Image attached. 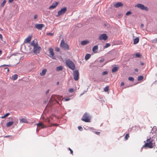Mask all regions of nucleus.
<instances>
[{"mask_svg":"<svg viewBox=\"0 0 157 157\" xmlns=\"http://www.w3.org/2000/svg\"><path fill=\"white\" fill-rule=\"evenodd\" d=\"M123 6V4L121 2H118L114 4V6L116 8L119 7H122Z\"/></svg>","mask_w":157,"mask_h":157,"instance_id":"12","label":"nucleus"},{"mask_svg":"<svg viewBox=\"0 0 157 157\" xmlns=\"http://www.w3.org/2000/svg\"><path fill=\"white\" fill-rule=\"evenodd\" d=\"M104 59H101L100 60V62L101 63H102L103 62H104Z\"/></svg>","mask_w":157,"mask_h":157,"instance_id":"46","label":"nucleus"},{"mask_svg":"<svg viewBox=\"0 0 157 157\" xmlns=\"http://www.w3.org/2000/svg\"><path fill=\"white\" fill-rule=\"evenodd\" d=\"M20 121L21 123H28V121L26 118H23L20 119Z\"/></svg>","mask_w":157,"mask_h":157,"instance_id":"16","label":"nucleus"},{"mask_svg":"<svg viewBox=\"0 0 157 157\" xmlns=\"http://www.w3.org/2000/svg\"><path fill=\"white\" fill-rule=\"evenodd\" d=\"M90 117L89 115V114L87 113H85L82 118V120L85 122H90Z\"/></svg>","mask_w":157,"mask_h":157,"instance_id":"3","label":"nucleus"},{"mask_svg":"<svg viewBox=\"0 0 157 157\" xmlns=\"http://www.w3.org/2000/svg\"><path fill=\"white\" fill-rule=\"evenodd\" d=\"M63 69V67L62 66H59V67H57L56 68V70L57 71H60L62 70Z\"/></svg>","mask_w":157,"mask_h":157,"instance_id":"26","label":"nucleus"},{"mask_svg":"<svg viewBox=\"0 0 157 157\" xmlns=\"http://www.w3.org/2000/svg\"><path fill=\"white\" fill-rule=\"evenodd\" d=\"M14 0H9L8 2L9 3H12Z\"/></svg>","mask_w":157,"mask_h":157,"instance_id":"48","label":"nucleus"},{"mask_svg":"<svg viewBox=\"0 0 157 157\" xmlns=\"http://www.w3.org/2000/svg\"><path fill=\"white\" fill-rule=\"evenodd\" d=\"M6 3V1L5 0H4L3 1V2L1 3V7H3L4 6Z\"/></svg>","mask_w":157,"mask_h":157,"instance_id":"27","label":"nucleus"},{"mask_svg":"<svg viewBox=\"0 0 157 157\" xmlns=\"http://www.w3.org/2000/svg\"><path fill=\"white\" fill-rule=\"evenodd\" d=\"M56 50L57 52H59L60 50L59 48H57L56 49Z\"/></svg>","mask_w":157,"mask_h":157,"instance_id":"44","label":"nucleus"},{"mask_svg":"<svg viewBox=\"0 0 157 157\" xmlns=\"http://www.w3.org/2000/svg\"><path fill=\"white\" fill-rule=\"evenodd\" d=\"M49 52L50 55L52 56H53L54 54V53L53 52V49L52 48H49Z\"/></svg>","mask_w":157,"mask_h":157,"instance_id":"22","label":"nucleus"},{"mask_svg":"<svg viewBox=\"0 0 157 157\" xmlns=\"http://www.w3.org/2000/svg\"><path fill=\"white\" fill-rule=\"evenodd\" d=\"M68 149L70 151V152L71 154H73V151L70 148H69Z\"/></svg>","mask_w":157,"mask_h":157,"instance_id":"40","label":"nucleus"},{"mask_svg":"<svg viewBox=\"0 0 157 157\" xmlns=\"http://www.w3.org/2000/svg\"><path fill=\"white\" fill-rule=\"evenodd\" d=\"M119 68V67H114L112 69V72H114L117 71Z\"/></svg>","mask_w":157,"mask_h":157,"instance_id":"21","label":"nucleus"},{"mask_svg":"<svg viewBox=\"0 0 157 157\" xmlns=\"http://www.w3.org/2000/svg\"><path fill=\"white\" fill-rule=\"evenodd\" d=\"M67 10V8L66 7L61 8L60 10L58 11V14L56 15V16L58 17L60 15L64 14L66 12Z\"/></svg>","mask_w":157,"mask_h":157,"instance_id":"7","label":"nucleus"},{"mask_svg":"<svg viewBox=\"0 0 157 157\" xmlns=\"http://www.w3.org/2000/svg\"><path fill=\"white\" fill-rule=\"evenodd\" d=\"M13 123V121H10L7 122L6 124V126L8 127H10L12 125Z\"/></svg>","mask_w":157,"mask_h":157,"instance_id":"24","label":"nucleus"},{"mask_svg":"<svg viewBox=\"0 0 157 157\" xmlns=\"http://www.w3.org/2000/svg\"><path fill=\"white\" fill-rule=\"evenodd\" d=\"M5 117H5V115H4V116L2 117V118H5Z\"/></svg>","mask_w":157,"mask_h":157,"instance_id":"60","label":"nucleus"},{"mask_svg":"<svg viewBox=\"0 0 157 157\" xmlns=\"http://www.w3.org/2000/svg\"><path fill=\"white\" fill-rule=\"evenodd\" d=\"M17 77H18V75H17V74H15L14 75H13L12 76V79L13 80H16L17 78Z\"/></svg>","mask_w":157,"mask_h":157,"instance_id":"23","label":"nucleus"},{"mask_svg":"<svg viewBox=\"0 0 157 157\" xmlns=\"http://www.w3.org/2000/svg\"><path fill=\"white\" fill-rule=\"evenodd\" d=\"M108 39V36L105 34H101L99 37L98 39L100 40H105Z\"/></svg>","mask_w":157,"mask_h":157,"instance_id":"9","label":"nucleus"},{"mask_svg":"<svg viewBox=\"0 0 157 157\" xmlns=\"http://www.w3.org/2000/svg\"><path fill=\"white\" fill-rule=\"evenodd\" d=\"M70 98H66L65 99V101H69V100H70Z\"/></svg>","mask_w":157,"mask_h":157,"instance_id":"41","label":"nucleus"},{"mask_svg":"<svg viewBox=\"0 0 157 157\" xmlns=\"http://www.w3.org/2000/svg\"><path fill=\"white\" fill-rule=\"evenodd\" d=\"M108 74V72L107 71H104L102 73V75H107Z\"/></svg>","mask_w":157,"mask_h":157,"instance_id":"35","label":"nucleus"},{"mask_svg":"<svg viewBox=\"0 0 157 157\" xmlns=\"http://www.w3.org/2000/svg\"><path fill=\"white\" fill-rule=\"evenodd\" d=\"M46 34L48 36H52L54 34H53V33H46Z\"/></svg>","mask_w":157,"mask_h":157,"instance_id":"33","label":"nucleus"},{"mask_svg":"<svg viewBox=\"0 0 157 157\" xmlns=\"http://www.w3.org/2000/svg\"><path fill=\"white\" fill-rule=\"evenodd\" d=\"M78 129L80 131H82V128L80 126H79L78 127Z\"/></svg>","mask_w":157,"mask_h":157,"instance_id":"37","label":"nucleus"},{"mask_svg":"<svg viewBox=\"0 0 157 157\" xmlns=\"http://www.w3.org/2000/svg\"><path fill=\"white\" fill-rule=\"evenodd\" d=\"M132 13L131 11H128L127 13H126V15H130Z\"/></svg>","mask_w":157,"mask_h":157,"instance_id":"36","label":"nucleus"},{"mask_svg":"<svg viewBox=\"0 0 157 157\" xmlns=\"http://www.w3.org/2000/svg\"><path fill=\"white\" fill-rule=\"evenodd\" d=\"M60 46L63 48L67 50H69L70 49L69 46L67 44L65 43L63 40H61Z\"/></svg>","mask_w":157,"mask_h":157,"instance_id":"4","label":"nucleus"},{"mask_svg":"<svg viewBox=\"0 0 157 157\" xmlns=\"http://www.w3.org/2000/svg\"><path fill=\"white\" fill-rule=\"evenodd\" d=\"M2 53V51L0 50V54Z\"/></svg>","mask_w":157,"mask_h":157,"instance_id":"59","label":"nucleus"},{"mask_svg":"<svg viewBox=\"0 0 157 157\" xmlns=\"http://www.w3.org/2000/svg\"><path fill=\"white\" fill-rule=\"evenodd\" d=\"M47 70L46 69H44L42 70V72L40 73V75L42 76H44L46 73Z\"/></svg>","mask_w":157,"mask_h":157,"instance_id":"17","label":"nucleus"},{"mask_svg":"<svg viewBox=\"0 0 157 157\" xmlns=\"http://www.w3.org/2000/svg\"><path fill=\"white\" fill-rule=\"evenodd\" d=\"M41 50V47L39 46L38 45H37L36 46H35L34 47L33 51L34 53H39L40 52V51Z\"/></svg>","mask_w":157,"mask_h":157,"instance_id":"8","label":"nucleus"},{"mask_svg":"<svg viewBox=\"0 0 157 157\" xmlns=\"http://www.w3.org/2000/svg\"><path fill=\"white\" fill-rule=\"evenodd\" d=\"M89 41L87 40H83L81 41V44L82 45H86L89 43Z\"/></svg>","mask_w":157,"mask_h":157,"instance_id":"18","label":"nucleus"},{"mask_svg":"<svg viewBox=\"0 0 157 157\" xmlns=\"http://www.w3.org/2000/svg\"><path fill=\"white\" fill-rule=\"evenodd\" d=\"M45 122L47 123H49L50 122V120L48 118H47L45 120Z\"/></svg>","mask_w":157,"mask_h":157,"instance_id":"39","label":"nucleus"},{"mask_svg":"<svg viewBox=\"0 0 157 157\" xmlns=\"http://www.w3.org/2000/svg\"><path fill=\"white\" fill-rule=\"evenodd\" d=\"M139 41V37H136L133 40V44H135L138 43Z\"/></svg>","mask_w":157,"mask_h":157,"instance_id":"20","label":"nucleus"},{"mask_svg":"<svg viewBox=\"0 0 157 157\" xmlns=\"http://www.w3.org/2000/svg\"><path fill=\"white\" fill-rule=\"evenodd\" d=\"M150 139H151V138L147 139L146 141H144V143H145V144L142 148L148 147L150 148H152L153 147L154 145L152 143L153 141H150Z\"/></svg>","mask_w":157,"mask_h":157,"instance_id":"1","label":"nucleus"},{"mask_svg":"<svg viewBox=\"0 0 157 157\" xmlns=\"http://www.w3.org/2000/svg\"><path fill=\"white\" fill-rule=\"evenodd\" d=\"M31 45L33 46V47L38 45L37 40L35 39L33 40L31 42Z\"/></svg>","mask_w":157,"mask_h":157,"instance_id":"14","label":"nucleus"},{"mask_svg":"<svg viewBox=\"0 0 157 157\" xmlns=\"http://www.w3.org/2000/svg\"><path fill=\"white\" fill-rule=\"evenodd\" d=\"M59 84V82H57V85H58Z\"/></svg>","mask_w":157,"mask_h":157,"instance_id":"57","label":"nucleus"},{"mask_svg":"<svg viewBox=\"0 0 157 157\" xmlns=\"http://www.w3.org/2000/svg\"><path fill=\"white\" fill-rule=\"evenodd\" d=\"M49 90H48L46 92V94H48L49 92Z\"/></svg>","mask_w":157,"mask_h":157,"instance_id":"52","label":"nucleus"},{"mask_svg":"<svg viewBox=\"0 0 157 157\" xmlns=\"http://www.w3.org/2000/svg\"><path fill=\"white\" fill-rule=\"evenodd\" d=\"M98 47L97 45L94 46L92 49V51L96 53L97 52V50L98 49Z\"/></svg>","mask_w":157,"mask_h":157,"instance_id":"19","label":"nucleus"},{"mask_svg":"<svg viewBox=\"0 0 157 157\" xmlns=\"http://www.w3.org/2000/svg\"><path fill=\"white\" fill-rule=\"evenodd\" d=\"M73 77L75 81H77L79 78V73L78 70H75L73 71Z\"/></svg>","mask_w":157,"mask_h":157,"instance_id":"5","label":"nucleus"},{"mask_svg":"<svg viewBox=\"0 0 157 157\" xmlns=\"http://www.w3.org/2000/svg\"><path fill=\"white\" fill-rule=\"evenodd\" d=\"M124 85V83L123 82H122L121 83V86H123Z\"/></svg>","mask_w":157,"mask_h":157,"instance_id":"47","label":"nucleus"},{"mask_svg":"<svg viewBox=\"0 0 157 157\" xmlns=\"http://www.w3.org/2000/svg\"><path fill=\"white\" fill-rule=\"evenodd\" d=\"M110 46V44H109L108 43H106L105 44L104 47L105 48H107L109 47Z\"/></svg>","mask_w":157,"mask_h":157,"instance_id":"31","label":"nucleus"},{"mask_svg":"<svg viewBox=\"0 0 157 157\" xmlns=\"http://www.w3.org/2000/svg\"><path fill=\"white\" fill-rule=\"evenodd\" d=\"M128 79L129 81H133L134 80V78L132 77H128Z\"/></svg>","mask_w":157,"mask_h":157,"instance_id":"30","label":"nucleus"},{"mask_svg":"<svg viewBox=\"0 0 157 157\" xmlns=\"http://www.w3.org/2000/svg\"><path fill=\"white\" fill-rule=\"evenodd\" d=\"M37 17V15L35 14L34 15V19H36Z\"/></svg>","mask_w":157,"mask_h":157,"instance_id":"42","label":"nucleus"},{"mask_svg":"<svg viewBox=\"0 0 157 157\" xmlns=\"http://www.w3.org/2000/svg\"><path fill=\"white\" fill-rule=\"evenodd\" d=\"M135 70L136 71H138V69L137 68H136L135 69Z\"/></svg>","mask_w":157,"mask_h":157,"instance_id":"55","label":"nucleus"},{"mask_svg":"<svg viewBox=\"0 0 157 157\" xmlns=\"http://www.w3.org/2000/svg\"><path fill=\"white\" fill-rule=\"evenodd\" d=\"M144 78V77L142 76H140L138 77V81H140L143 79Z\"/></svg>","mask_w":157,"mask_h":157,"instance_id":"28","label":"nucleus"},{"mask_svg":"<svg viewBox=\"0 0 157 157\" xmlns=\"http://www.w3.org/2000/svg\"><path fill=\"white\" fill-rule=\"evenodd\" d=\"M9 65H6V64H4V65H1L0 67H3V66H9Z\"/></svg>","mask_w":157,"mask_h":157,"instance_id":"45","label":"nucleus"},{"mask_svg":"<svg viewBox=\"0 0 157 157\" xmlns=\"http://www.w3.org/2000/svg\"><path fill=\"white\" fill-rule=\"evenodd\" d=\"M9 113H7L5 115V117H7L8 115H9Z\"/></svg>","mask_w":157,"mask_h":157,"instance_id":"50","label":"nucleus"},{"mask_svg":"<svg viewBox=\"0 0 157 157\" xmlns=\"http://www.w3.org/2000/svg\"><path fill=\"white\" fill-rule=\"evenodd\" d=\"M36 125H37L39 128L40 127V128H44L47 127V126L44 124L42 122H40L39 123L36 124Z\"/></svg>","mask_w":157,"mask_h":157,"instance_id":"10","label":"nucleus"},{"mask_svg":"<svg viewBox=\"0 0 157 157\" xmlns=\"http://www.w3.org/2000/svg\"><path fill=\"white\" fill-rule=\"evenodd\" d=\"M109 86H106L104 88V90L105 92H107L109 90Z\"/></svg>","mask_w":157,"mask_h":157,"instance_id":"29","label":"nucleus"},{"mask_svg":"<svg viewBox=\"0 0 157 157\" xmlns=\"http://www.w3.org/2000/svg\"><path fill=\"white\" fill-rule=\"evenodd\" d=\"M153 41L154 42H157V37L153 40Z\"/></svg>","mask_w":157,"mask_h":157,"instance_id":"43","label":"nucleus"},{"mask_svg":"<svg viewBox=\"0 0 157 157\" xmlns=\"http://www.w3.org/2000/svg\"><path fill=\"white\" fill-rule=\"evenodd\" d=\"M5 69H7V71L8 72L9 71V69L7 67H6L5 68Z\"/></svg>","mask_w":157,"mask_h":157,"instance_id":"49","label":"nucleus"},{"mask_svg":"<svg viewBox=\"0 0 157 157\" xmlns=\"http://www.w3.org/2000/svg\"><path fill=\"white\" fill-rule=\"evenodd\" d=\"M74 89L73 88H70L69 89V91L70 93H73L74 91Z\"/></svg>","mask_w":157,"mask_h":157,"instance_id":"34","label":"nucleus"},{"mask_svg":"<svg viewBox=\"0 0 157 157\" xmlns=\"http://www.w3.org/2000/svg\"><path fill=\"white\" fill-rule=\"evenodd\" d=\"M144 25L143 24H142L141 25V27H144Z\"/></svg>","mask_w":157,"mask_h":157,"instance_id":"54","label":"nucleus"},{"mask_svg":"<svg viewBox=\"0 0 157 157\" xmlns=\"http://www.w3.org/2000/svg\"><path fill=\"white\" fill-rule=\"evenodd\" d=\"M66 63L68 67L72 70H74L75 69V65L74 63L70 59L66 60Z\"/></svg>","mask_w":157,"mask_h":157,"instance_id":"2","label":"nucleus"},{"mask_svg":"<svg viewBox=\"0 0 157 157\" xmlns=\"http://www.w3.org/2000/svg\"><path fill=\"white\" fill-rule=\"evenodd\" d=\"M91 55L89 54H87L85 56V59L86 60H87L90 57Z\"/></svg>","mask_w":157,"mask_h":157,"instance_id":"25","label":"nucleus"},{"mask_svg":"<svg viewBox=\"0 0 157 157\" xmlns=\"http://www.w3.org/2000/svg\"><path fill=\"white\" fill-rule=\"evenodd\" d=\"M84 93V92H83L82 94H80V96L82 95H83Z\"/></svg>","mask_w":157,"mask_h":157,"instance_id":"56","label":"nucleus"},{"mask_svg":"<svg viewBox=\"0 0 157 157\" xmlns=\"http://www.w3.org/2000/svg\"><path fill=\"white\" fill-rule=\"evenodd\" d=\"M58 4V2H56L55 3H53V4L49 7V9H52L55 8Z\"/></svg>","mask_w":157,"mask_h":157,"instance_id":"13","label":"nucleus"},{"mask_svg":"<svg viewBox=\"0 0 157 157\" xmlns=\"http://www.w3.org/2000/svg\"><path fill=\"white\" fill-rule=\"evenodd\" d=\"M136 56L137 57H140V55L139 53H136Z\"/></svg>","mask_w":157,"mask_h":157,"instance_id":"38","label":"nucleus"},{"mask_svg":"<svg viewBox=\"0 0 157 157\" xmlns=\"http://www.w3.org/2000/svg\"><path fill=\"white\" fill-rule=\"evenodd\" d=\"M0 39H1V40H2V36L1 34H0Z\"/></svg>","mask_w":157,"mask_h":157,"instance_id":"51","label":"nucleus"},{"mask_svg":"<svg viewBox=\"0 0 157 157\" xmlns=\"http://www.w3.org/2000/svg\"><path fill=\"white\" fill-rule=\"evenodd\" d=\"M87 90H86V91H84L83 92H84V93H85V92H87Z\"/></svg>","mask_w":157,"mask_h":157,"instance_id":"61","label":"nucleus"},{"mask_svg":"<svg viewBox=\"0 0 157 157\" xmlns=\"http://www.w3.org/2000/svg\"><path fill=\"white\" fill-rule=\"evenodd\" d=\"M44 26V25L43 24H36L35 25V27L38 29H41Z\"/></svg>","mask_w":157,"mask_h":157,"instance_id":"11","label":"nucleus"},{"mask_svg":"<svg viewBox=\"0 0 157 157\" xmlns=\"http://www.w3.org/2000/svg\"><path fill=\"white\" fill-rule=\"evenodd\" d=\"M100 132H95V134H97V135H99V134H100Z\"/></svg>","mask_w":157,"mask_h":157,"instance_id":"53","label":"nucleus"},{"mask_svg":"<svg viewBox=\"0 0 157 157\" xmlns=\"http://www.w3.org/2000/svg\"><path fill=\"white\" fill-rule=\"evenodd\" d=\"M129 137V134H127L125 135V136L124 137V139L125 140H127Z\"/></svg>","mask_w":157,"mask_h":157,"instance_id":"32","label":"nucleus"},{"mask_svg":"<svg viewBox=\"0 0 157 157\" xmlns=\"http://www.w3.org/2000/svg\"><path fill=\"white\" fill-rule=\"evenodd\" d=\"M37 130H38V129H36V131H37Z\"/></svg>","mask_w":157,"mask_h":157,"instance_id":"62","label":"nucleus"},{"mask_svg":"<svg viewBox=\"0 0 157 157\" xmlns=\"http://www.w3.org/2000/svg\"><path fill=\"white\" fill-rule=\"evenodd\" d=\"M31 39V36H29L25 40L24 42L25 43H27L30 42Z\"/></svg>","mask_w":157,"mask_h":157,"instance_id":"15","label":"nucleus"},{"mask_svg":"<svg viewBox=\"0 0 157 157\" xmlns=\"http://www.w3.org/2000/svg\"><path fill=\"white\" fill-rule=\"evenodd\" d=\"M136 7H137L142 10H145L148 11V10L147 7L145 6L144 5L141 4H138L136 6Z\"/></svg>","mask_w":157,"mask_h":157,"instance_id":"6","label":"nucleus"},{"mask_svg":"<svg viewBox=\"0 0 157 157\" xmlns=\"http://www.w3.org/2000/svg\"><path fill=\"white\" fill-rule=\"evenodd\" d=\"M141 64L142 65H144V63H141Z\"/></svg>","mask_w":157,"mask_h":157,"instance_id":"58","label":"nucleus"}]
</instances>
